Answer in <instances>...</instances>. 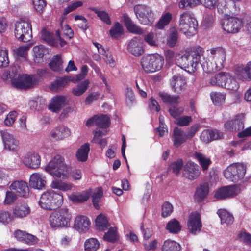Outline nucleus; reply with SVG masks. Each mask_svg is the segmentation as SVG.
Segmentation results:
<instances>
[{
    "label": "nucleus",
    "instance_id": "nucleus-45",
    "mask_svg": "<svg viewBox=\"0 0 251 251\" xmlns=\"http://www.w3.org/2000/svg\"><path fill=\"white\" fill-rule=\"evenodd\" d=\"M172 19V15L170 12H166L163 14L158 22L156 23L155 27L159 29H162L167 25Z\"/></svg>",
    "mask_w": 251,
    "mask_h": 251
},
{
    "label": "nucleus",
    "instance_id": "nucleus-44",
    "mask_svg": "<svg viewBox=\"0 0 251 251\" xmlns=\"http://www.w3.org/2000/svg\"><path fill=\"white\" fill-rule=\"evenodd\" d=\"M33 50L35 56L34 60L37 63H40L43 60L44 56L47 52V50L42 45L34 47Z\"/></svg>",
    "mask_w": 251,
    "mask_h": 251
},
{
    "label": "nucleus",
    "instance_id": "nucleus-61",
    "mask_svg": "<svg viewBox=\"0 0 251 251\" xmlns=\"http://www.w3.org/2000/svg\"><path fill=\"white\" fill-rule=\"evenodd\" d=\"M173 211L172 205L168 201L163 203L162 206L161 215L163 218L169 216Z\"/></svg>",
    "mask_w": 251,
    "mask_h": 251
},
{
    "label": "nucleus",
    "instance_id": "nucleus-35",
    "mask_svg": "<svg viewBox=\"0 0 251 251\" xmlns=\"http://www.w3.org/2000/svg\"><path fill=\"white\" fill-rule=\"evenodd\" d=\"M95 125L101 128H108L110 124V120L109 116L106 114L95 115Z\"/></svg>",
    "mask_w": 251,
    "mask_h": 251
},
{
    "label": "nucleus",
    "instance_id": "nucleus-29",
    "mask_svg": "<svg viewBox=\"0 0 251 251\" xmlns=\"http://www.w3.org/2000/svg\"><path fill=\"white\" fill-rule=\"evenodd\" d=\"M209 192V187L207 183H203L197 187L194 196L195 201L201 202L205 199Z\"/></svg>",
    "mask_w": 251,
    "mask_h": 251
},
{
    "label": "nucleus",
    "instance_id": "nucleus-5",
    "mask_svg": "<svg viewBox=\"0 0 251 251\" xmlns=\"http://www.w3.org/2000/svg\"><path fill=\"white\" fill-rule=\"evenodd\" d=\"M45 170L53 176L65 179L66 178V175L64 172L67 171L68 167L64 163V157L57 154L49 162Z\"/></svg>",
    "mask_w": 251,
    "mask_h": 251
},
{
    "label": "nucleus",
    "instance_id": "nucleus-52",
    "mask_svg": "<svg viewBox=\"0 0 251 251\" xmlns=\"http://www.w3.org/2000/svg\"><path fill=\"white\" fill-rule=\"evenodd\" d=\"M91 9L97 15L98 17L104 23L107 25L111 24V22L109 15L105 11L99 10L97 8L94 7L91 8Z\"/></svg>",
    "mask_w": 251,
    "mask_h": 251
},
{
    "label": "nucleus",
    "instance_id": "nucleus-64",
    "mask_svg": "<svg viewBox=\"0 0 251 251\" xmlns=\"http://www.w3.org/2000/svg\"><path fill=\"white\" fill-rule=\"evenodd\" d=\"M192 120V117L190 116L179 117L176 120V124L181 126H187L189 125Z\"/></svg>",
    "mask_w": 251,
    "mask_h": 251
},
{
    "label": "nucleus",
    "instance_id": "nucleus-16",
    "mask_svg": "<svg viewBox=\"0 0 251 251\" xmlns=\"http://www.w3.org/2000/svg\"><path fill=\"white\" fill-rule=\"evenodd\" d=\"M235 1L225 0L221 2L217 5L218 12L224 14L227 17L235 16L237 15L238 10Z\"/></svg>",
    "mask_w": 251,
    "mask_h": 251
},
{
    "label": "nucleus",
    "instance_id": "nucleus-3",
    "mask_svg": "<svg viewBox=\"0 0 251 251\" xmlns=\"http://www.w3.org/2000/svg\"><path fill=\"white\" fill-rule=\"evenodd\" d=\"M198 22L192 15L184 12L180 16L179 28L180 31L188 38H190L197 33Z\"/></svg>",
    "mask_w": 251,
    "mask_h": 251
},
{
    "label": "nucleus",
    "instance_id": "nucleus-41",
    "mask_svg": "<svg viewBox=\"0 0 251 251\" xmlns=\"http://www.w3.org/2000/svg\"><path fill=\"white\" fill-rule=\"evenodd\" d=\"M217 213L220 218L222 224L231 225L233 223L234 218L233 216L225 209H219Z\"/></svg>",
    "mask_w": 251,
    "mask_h": 251
},
{
    "label": "nucleus",
    "instance_id": "nucleus-13",
    "mask_svg": "<svg viewBox=\"0 0 251 251\" xmlns=\"http://www.w3.org/2000/svg\"><path fill=\"white\" fill-rule=\"evenodd\" d=\"M200 167L192 161H187L183 166V175L185 178L193 181L197 179L201 174Z\"/></svg>",
    "mask_w": 251,
    "mask_h": 251
},
{
    "label": "nucleus",
    "instance_id": "nucleus-59",
    "mask_svg": "<svg viewBox=\"0 0 251 251\" xmlns=\"http://www.w3.org/2000/svg\"><path fill=\"white\" fill-rule=\"evenodd\" d=\"M184 110L182 107L172 106L169 108L168 112L172 117L177 120L183 113Z\"/></svg>",
    "mask_w": 251,
    "mask_h": 251
},
{
    "label": "nucleus",
    "instance_id": "nucleus-25",
    "mask_svg": "<svg viewBox=\"0 0 251 251\" xmlns=\"http://www.w3.org/2000/svg\"><path fill=\"white\" fill-rule=\"evenodd\" d=\"M122 20L126 29L130 33L138 35H142L144 33L143 30L134 24L127 14H123L122 16Z\"/></svg>",
    "mask_w": 251,
    "mask_h": 251
},
{
    "label": "nucleus",
    "instance_id": "nucleus-14",
    "mask_svg": "<svg viewBox=\"0 0 251 251\" xmlns=\"http://www.w3.org/2000/svg\"><path fill=\"white\" fill-rule=\"evenodd\" d=\"M203 50L200 46H195L188 50L187 61L189 64V68H192L196 69L202 55Z\"/></svg>",
    "mask_w": 251,
    "mask_h": 251
},
{
    "label": "nucleus",
    "instance_id": "nucleus-43",
    "mask_svg": "<svg viewBox=\"0 0 251 251\" xmlns=\"http://www.w3.org/2000/svg\"><path fill=\"white\" fill-rule=\"evenodd\" d=\"M235 71L237 75L245 73L248 78L251 80V62H248L245 67L242 64L235 66Z\"/></svg>",
    "mask_w": 251,
    "mask_h": 251
},
{
    "label": "nucleus",
    "instance_id": "nucleus-20",
    "mask_svg": "<svg viewBox=\"0 0 251 251\" xmlns=\"http://www.w3.org/2000/svg\"><path fill=\"white\" fill-rule=\"evenodd\" d=\"M1 133L5 149L13 151H17L19 141L7 131H2Z\"/></svg>",
    "mask_w": 251,
    "mask_h": 251
},
{
    "label": "nucleus",
    "instance_id": "nucleus-62",
    "mask_svg": "<svg viewBox=\"0 0 251 251\" xmlns=\"http://www.w3.org/2000/svg\"><path fill=\"white\" fill-rule=\"evenodd\" d=\"M32 3L35 10L39 14L43 12L46 6L45 0H32Z\"/></svg>",
    "mask_w": 251,
    "mask_h": 251
},
{
    "label": "nucleus",
    "instance_id": "nucleus-42",
    "mask_svg": "<svg viewBox=\"0 0 251 251\" xmlns=\"http://www.w3.org/2000/svg\"><path fill=\"white\" fill-rule=\"evenodd\" d=\"M178 40V31L175 27L170 28L169 33L167 38V43L170 47H174Z\"/></svg>",
    "mask_w": 251,
    "mask_h": 251
},
{
    "label": "nucleus",
    "instance_id": "nucleus-37",
    "mask_svg": "<svg viewBox=\"0 0 251 251\" xmlns=\"http://www.w3.org/2000/svg\"><path fill=\"white\" fill-rule=\"evenodd\" d=\"M180 245L176 242L171 240H165L162 245V251H179L181 250Z\"/></svg>",
    "mask_w": 251,
    "mask_h": 251
},
{
    "label": "nucleus",
    "instance_id": "nucleus-26",
    "mask_svg": "<svg viewBox=\"0 0 251 251\" xmlns=\"http://www.w3.org/2000/svg\"><path fill=\"white\" fill-rule=\"evenodd\" d=\"M9 188L20 197H25L29 190L27 183L22 180L14 181Z\"/></svg>",
    "mask_w": 251,
    "mask_h": 251
},
{
    "label": "nucleus",
    "instance_id": "nucleus-40",
    "mask_svg": "<svg viewBox=\"0 0 251 251\" xmlns=\"http://www.w3.org/2000/svg\"><path fill=\"white\" fill-rule=\"evenodd\" d=\"M182 226L178 220L176 219H171L166 225V229L173 234H177L181 230Z\"/></svg>",
    "mask_w": 251,
    "mask_h": 251
},
{
    "label": "nucleus",
    "instance_id": "nucleus-34",
    "mask_svg": "<svg viewBox=\"0 0 251 251\" xmlns=\"http://www.w3.org/2000/svg\"><path fill=\"white\" fill-rule=\"evenodd\" d=\"M194 157L199 163L203 171L207 170L212 163L210 158L207 157L201 152H195L194 153Z\"/></svg>",
    "mask_w": 251,
    "mask_h": 251
},
{
    "label": "nucleus",
    "instance_id": "nucleus-22",
    "mask_svg": "<svg viewBox=\"0 0 251 251\" xmlns=\"http://www.w3.org/2000/svg\"><path fill=\"white\" fill-rule=\"evenodd\" d=\"M90 224V221L88 217L79 215L75 217L74 227L79 232H85L89 230Z\"/></svg>",
    "mask_w": 251,
    "mask_h": 251
},
{
    "label": "nucleus",
    "instance_id": "nucleus-36",
    "mask_svg": "<svg viewBox=\"0 0 251 251\" xmlns=\"http://www.w3.org/2000/svg\"><path fill=\"white\" fill-rule=\"evenodd\" d=\"M159 96L164 103L170 105L177 104L179 102L180 97L179 96L171 95L164 92H160Z\"/></svg>",
    "mask_w": 251,
    "mask_h": 251
},
{
    "label": "nucleus",
    "instance_id": "nucleus-38",
    "mask_svg": "<svg viewBox=\"0 0 251 251\" xmlns=\"http://www.w3.org/2000/svg\"><path fill=\"white\" fill-rule=\"evenodd\" d=\"M89 83L90 81L88 79H85L78 83L75 87L72 89V94L75 96L82 95L88 88Z\"/></svg>",
    "mask_w": 251,
    "mask_h": 251
},
{
    "label": "nucleus",
    "instance_id": "nucleus-21",
    "mask_svg": "<svg viewBox=\"0 0 251 251\" xmlns=\"http://www.w3.org/2000/svg\"><path fill=\"white\" fill-rule=\"evenodd\" d=\"M23 162L28 168L36 169L40 165V156L37 153H28L24 157Z\"/></svg>",
    "mask_w": 251,
    "mask_h": 251
},
{
    "label": "nucleus",
    "instance_id": "nucleus-8",
    "mask_svg": "<svg viewBox=\"0 0 251 251\" xmlns=\"http://www.w3.org/2000/svg\"><path fill=\"white\" fill-rule=\"evenodd\" d=\"M246 172V165L241 163H235L227 167L224 171V175L227 179L237 182L244 178Z\"/></svg>",
    "mask_w": 251,
    "mask_h": 251
},
{
    "label": "nucleus",
    "instance_id": "nucleus-32",
    "mask_svg": "<svg viewBox=\"0 0 251 251\" xmlns=\"http://www.w3.org/2000/svg\"><path fill=\"white\" fill-rule=\"evenodd\" d=\"M63 60L60 55H54L49 63L50 68L53 71L57 73L63 72Z\"/></svg>",
    "mask_w": 251,
    "mask_h": 251
},
{
    "label": "nucleus",
    "instance_id": "nucleus-17",
    "mask_svg": "<svg viewBox=\"0 0 251 251\" xmlns=\"http://www.w3.org/2000/svg\"><path fill=\"white\" fill-rule=\"evenodd\" d=\"M127 49L135 56H139L144 52V44L140 37H134L129 42Z\"/></svg>",
    "mask_w": 251,
    "mask_h": 251
},
{
    "label": "nucleus",
    "instance_id": "nucleus-39",
    "mask_svg": "<svg viewBox=\"0 0 251 251\" xmlns=\"http://www.w3.org/2000/svg\"><path fill=\"white\" fill-rule=\"evenodd\" d=\"M96 225L97 229L100 231H105L110 226L106 217L102 214H99L97 217Z\"/></svg>",
    "mask_w": 251,
    "mask_h": 251
},
{
    "label": "nucleus",
    "instance_id": "nucleus-10",
    "mask_svg": "<svg viewBox=\"0 0 251 251\" xmlns=\"http://www.w3.org/2000/svg\"><path fill=\"white\" fill-rule=\"evenodd\" d=\"M134 13L140 23L151 25L154 21V14L151 7L144 4H137L134 7Z\"/></svg>",
    "mask_w": 251,
    "mask_h": 251
},
{
    "label": "nucleus",
    "instance_id": "nucleus-6",
    "mask_svg": "<svg viewBox=\"0 0 251 251\" xmlns=\"http://www.w3.org/2000/svg\"><path fill=\"white\" fill-rule=\"evenodd\" d=\"M14 33L19 41H29L32 37L31 21L26 17L20 18L15 23Z\"/></svg>",
    "mask_w": 251,
    "mask_h": 251
},
{
    "label": "nucleus",
    "instance_id": "nucleus-51",
    "mask_svg": "<svg viewBox=\"0 0 251 251\" xmlns=\"http://www.w3.org/2000/svg\"><path fill=\"white\" fill-rule=\"evenodd\" d=\"M109 33L111 37L117 39L123 34V27L119 22L115 23L112 28L110 30Z\"/></svg>",
    "mask_w": 251,
    "mask_h": 251
},
{
    "label": "nucleus",
    "instance_id": "nucleus-9",
    "mask_svg": "<svg viewBox=\"0 0 251 251\" xmlns=\"http://www.w3.org/2000/svg\"><path fill=\"white\" fill-rule=\"evenodd\" d=\"M212 85L224 87L227 89L234 90L237 88L235 80L231 78L228 73L220 72L212 77L209 81Z\"/></svg>",
    "mask_w": 251,
    "mask_h": 251
},
{
    "label": "nucleus",
    "instance_id": "nucleus-15",
    "mask_svg": "<svg viewBox=\"0 0 251 251\" xmlns=\"http://www.w3.org/2000/svg\"><path fill=\"white\" fill-rule=\"evenodd\" d=\"M237 195V189L235 185L223 186L219 188L214 194L217 200H224Z\"/></svg>",
    "mask_w": 251,
    "mask_h": 251
},
{
    "label": "nucleus",
    "instance_id": "nucleus-24",
    "mask_svg": "<svg viewBox=\"0 0 251 251\" xmlns=\"http://www.w3.org/2000/svg\"><path fill=\"white\" fill-rule=\"evenodd\" d=\"M70 134V130L66 126L61 125L53 129L50 135L53 139L59 141L68 137Z\"/></svg>",
    "mask_w": 251,
    "mask_h": 251
},
{
    "label": "nucleus",
    "instance_id": "nucleus-23",
    "mask_svg": "<svg viewBox=\"0 0 251 251\" xmlns=\"http://www.w3.org/2000/svg\"><path fill=\"white\" fill-rule=\"evenodd\" d=\"M66 104L67 101L65 96L56 95L51 99L48 108L52 112L58 113Z\"/></svg>",
    "mask_w": 251,
    "mask_h": 251
},
{
    "label": "nucleus",
    "instance_id": "nucleus-19",
    "mask_svg": "<svg viewBox=\"0 0 251 251\" xmlns=\"http://www.w3.org/2000/svg\"><path fill=\"white\" fill-rule=\"evenodd\" d=\"M244 127V115L242 114H237L234 119L228 120L224 124L225 130L231 132L239 131Z\"/></svg>",
    "mask_w": 251,
    "mask_h": 251
},
{
    "label": "nucleus",
    "instance_id": "nucleus-30",
    "mask_svg": "<svg viewBox=\"0 0 251 251\" xmlns=\"http://www.w3.org/2000/svg\"><path fill=\"white\" fill-rule=\"evenodd\" d=\"M30 212V209L27 204L22 203L16 205L13 208V216L18 218L26 216Z\"/></svg>",
    "mask_w": 251,
    "mask_h": 251
},
{
    "label": "nucleus",
    "instance_id": "nucleus-27",
    "mask_svg": "<svg viewBox=\"0 0 251 251\" xmlns=\"http://www.w3.org/2000/svg\"><path fill=\"white\" fill-rule=\"evenodd\" d=\"M172 139L173 145L176 148L180 146L187 140L184 131L177 126L174 128Z\"/></svg>",
    "mask_w": 251,
    "mask_h": 251
},
{
    "label": "nucleus",
    "instance_id": "nucleus-49",
    "mask_svg": "<svg viewBox=\"0 0 251 251\" xmlns=\"http://www.w3.org/2000/svg\"><path fill=\"white\" fill-rule=\"evenodd\" d=\"M42 39L46 41L49 45L52 46H57V42L54 38L53 33H51L47 31L45 28H43L41 31Z\"/></svg>",
    "mask_w": 251,
    "mask_h": 251
},
{
    "label": "nucleus",
    "instance_id": "nucleus-54",
    "mask_svg": "<svg viewBox=\"0 0 251 251\" xmlns=\"http://www.w3.org/2000/svg\"><path fill=\"white\" fill-rule=\"evenodd\" d=\"M68 80L66 77H61L53 82L50 85L51 90H57L64 87L68 83Z\"/></svg>",
    "mask_w": 251,
    "mask_h": 251
},
{
    "label": "nucleus",
    "instance_id": "nucleus-57",
    "mask_svg": "<svg viewBox=\"0 0 251 251\" xmlns=\"http://www.w3.org/2000/svg\"><path fill=\"white\" fill-rule=\"evenodd\" d=\"M8 50L5 48H0V67H5L9 63Z\"/></svg>",
    "mask_w": 251,
    "mask_h": 251
},
{
    "label": "nucleus",
    "instance_id": "nucleus-48",
    "mask_svg": "<svg viewBox=\"0 0 251 251\" xmlns=\"http://www.w3.org/2000/svg\"><path fill=\"white\" fill-rule=\"evenodd\" d=\"M90 197V193L83 191L80 194H73L70 196L71 200L74 202L81 203L87 201Z\"/></svg>",
    "mask_w": 251,
    "mask_h": 251
},
{
    "label": "nucleus",
    "instance_id": "nucleus-31",
    "mask_svg": "<svg viewBox=\"0 0 251 251\" xmlns=\"http://www.w3.org/2000/svg\"><path fill=\"white\" fill-rule=\"evenodd\" d=\"M186 84L185 80L180 75L173 76L171 81L172 89L175 92H179L184 89Z\"/></svg>",
    "mask_w": 251,
    "mask_h": 251
},
{
    "label": "nucleus",
    "instance_id": "nucleus-63",
    "mask_svg": "<svg viewBox=\"0 0 251 251\" xmlns=\"http://www.w3.org/2000/svg\"><path fill=\"white\" fill-rule=\"evenodd\" d=\"M14 217L8 211H0V222L7 224L13 221Z\"/></svg>",
    "mask_w": 251,
    "mask_h": 251
},
{
    "label": "nucleus",
    "instance_id": "nucleus-55",
    "mask_svg": "<svg viewBox=\"0 0 251 251\" xmlns=\"http://www.w3.org/2000/svg\"><path fill=\"white\" fill-rule=\"evenodd\" d=\"M200 3V0H181L178 4L180 9H189L195 7Z\"/></svg>",
    "mask_w": 251,
    "mask_h": 251
},
{
    "label": "nucleus",
    "instance_id": "nucleus-33",
    "mask_svg": "<svg viewBox=\"0 0 251 251\" xmlns=\"http://www.w3.org/2000/svg\"><path fill=\"white\" fill-rule=\"evenodd\" d=\"M89 151L90 145L88 143H86L82 145L76 153V157L77 160L80 162L87 161Z\"/></svg>",
    "mask_w": 251,
    "mask_h": 251
},
{
    "label": "nucleus",
    "instance_id": "nucleus-1",
    "mask_svg": "<svg viewBox=\"0 0 251 251\" xmlns=\"http://www.w3.org/2000/svg\"><path fill=\"white\" fill-rule=\"evenodd\" d=\"M210 51L209 57L212 62L210 64L207 62L202 65L203 69L207 73H211L215 70H220L224 67L226 58V49L222 47H216L207 50Z\"/></svg>",
    "mask_w": 251,
    "mask_h": 251
},
{
    "label": "nucleus",
    "instance_id": "nucleus-53",
    "mask_svg": "<svg viewBox=\"0 0 251 251\" xmlns=\"http://www.w3.org/2000/svg\"><path fill=\"white\" fill-rule=\"evenodd\" d=\"M210 97L215 105H220L225 102V95L219 92H212L210 93Z\"/></svg>",
    "mask_w": 251,
    "mask_h": 251
},
{
    "label": "nucleus",
    "instance_id": "nucleus-12",
    "mask_svg": "<svg viewBox=\"0 0 251 251\" xmlns=\"http://www.w3.org/2000/svg\"><path fill=\"white\" fill-rule=\"evenodd\" d=\"M223 29L228 33L239 32L243 26L242 19L232 16L224 19L221 23Z\"/></svg>",
    "mask_w": 251,
    "mask_h": 251
},
{
    "label": "nucleus",
    "instance_id": "nucleus-18",
    "mask_svg": "<svg viewBox=\"0 0 251 251\" xmlns=\"http://www.w3.org/2000/svg\"><path fill=\"white\" fill-rule=\"evenodd\" d=\"M188 229L190 232L193 234H196L200 232L202 227L201 217L198 212H193L189 216L187 222Z\"/></svg>",
    "mask_w": 251,
    "mask_h": 251
},
{
    "label": "nucleus",
    "instance_id": "nucleus-58",
    "mask_svg": "<svg viewBox=\"0 0 251 251\" xmlns=\"http://www.w3.org/2000/svg\"><path fill=\"white\" fill-rule=\"evenodd\" d=\"M104 239L110 242H114L117 240V228L115 227H111L107 232L105 233Z\"/></svg>",
    "mask_w": 251,
    "mask_h": 251
},
{
    "label": "nucleus",
    "instance_id": "nucleus-50",
    "mask_svg": "<svg viewBox=\"0 0 251 251\" xmlns=\"http://www.w3.org/2000/svg\"><path fill=\"white\" fill-rule=\"evenodd\" d=\"M183 161L182 159H178L176 161H174L169 165L168 171H171L172 173L176 175L179 174L180 172L183 167Z\"/></svg>",
    "mask_w": 251,
    "mask_h": 251
},
{
    "label": "nucleus",
    "instance_id": "nucleus-7",
    "mask_svg": "<svg viewBox=\"0 0 251 251\" xmlns=\"http://www.w3.org/2000/svg\"><path fill=\"white\" fill-rule=\"evenodd\" d=\"M142 68L147 73H152L161 69L164 64V58L155 54L144 56L141 61Z\"/></svg>",
    "mask_w": 251,
    "mask_h": 251
},
{
    "label": "nucleus",
    "instance_id": "nucleus-60",
    "mask_svg": "<svg viewBox=\"0 0 251 251\" xmlns=\"http://www.w3.org/2000/svg\"><path fill=\"white\" fill-rule=\"evenodd\" d=\"M93 44L97 48L98 51L100 54H102L103 56H105L106 58L105 59L106 63L111 64L114 62V60L113 58L111 57V55H110L109 57H108V55L106 54V52L104 48L100 44L97 42H94Z\"/></svg>",
    "mask_w": 251,
    "mask_h": 251
},
{
    "label": "nucleus",
    "instance_id": "nucleus-2",
    "mask_svg": "<svg viewBox=\"0 0 251 251\" xmlns=\"http://www.w3.org/2000/svg\"><path fill=\"white\" fill-rule=\"evenodd\" d=\"M63 202L61 193H56L49 190L43 193L39 201V205L44 209L51 211L60 207Z\"/></svg>",
    "mask_w": 251,
    "mask_h": 251
},
{
    "label": "nucleus",
    "instance_id": "nucleus-11",
    "mask_svg": "<svg viewBox=\"0 0 251 251\" xmlns=\"http://www.w3.org/2000/svg\"><path fill=\"white\" fill-rule=\"evenodd\" d=\"M14 86L18 89L26 90L37 84L36 77L32 75L23 74L12 81Z\"/></svg>",
    "mask_w": 251,
    "mask_h": 251
},
{
    "label": "nucleus",
    "instance_id": "nucleus-4",
    "mask_svg": "<svg viewBox=\"0 0 251 251\" xmlns=\"http://www.w3.org/2000/svg\"><path fill=\"white\" fill-rule=\"evenodd\" d=\"M71 218L67 208H60L51 212L49 217V224L54 229L69 227Z\"/></svg>",
    "mask_w": 251,
    "mask_h": 251
},
{
    "label": "nucleus",
    "instance_id": "nucleus-28",
    "mask_svg": "<svg viewBox=\"0 0 251 251\" xmlns=\"http://www.w3.org/2000/svg\"><path fill=\"white\" fill-rule=\"evenodd\" d=\"M46 181L45 177L39 173H33L30 176L29 185L34 189H42L45 188Z\"/></svg>",
    "mask_w": 251,
    "mask_h": 251
},
{
    "label": "nucleus",
    "instance_id": "nucleus-46",
    "mask_svg": "<svg viewBox=\"0 0 251 251\" xmlns=\"http://www.w3.org/2000/svg\"><path fill=\"white\" fill-rule=\"evenodd\" d=\"M94 137L92 140V143L99 144L102 148H104L107 145V141L105 138H101L103 135V132L99 130L93 131Z\"/></svg>",
    "mask_w": 251,
    "mask_h": 251
},
{
    "label": "nucleus",
    "instance_id": "nucleus-56",
    "mask_svg": "<svg viewBox=\"0 0 251 251\" xmlns=\"http://www.w3.org/2000/svg\"><path fill=\"white\" fill-rule=\"evenodd\" d=\"M51 186L53 189H57L62 191H68L71 190L72 188V185L71 183L63 182L58 180L53 181Z\"/></svg>",
    "mask_w": 251,
    "mask_h": 251
},
{
    "label": "nucleus",
    "instance_id": "nucleus-47",
    "mask_svg": "<svg viewBox=\"0 0 251 251\" xmlns=\"http://www.w3.org/2000/svg\"><path fill=\"white\" fill-rule=\"evenodd\" d=\"M85 251H96L100 248V243L96 238L87 239L84 244Z\"/></svg>",
    "mask_w": 251,
    "mask_h": 251
}]
</instances>
